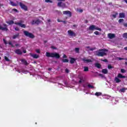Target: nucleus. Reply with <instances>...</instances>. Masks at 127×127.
<instances>
[{"label":"nucleus","mask_w":127,"mask_h":127,"mask_svg":"<svg viewBox=\"0 0 127 127\" xmlns=\"http://www.w3.org/2000/svg\"><path fill=\"white\" fill-rule=\"evenodd\" d=\"M46 56L47 58H55L56 59L60 58V54L57 53L46 52Z\"/></svg>","instance_id":"obj_1"},{"label":"nucleus","mask_w":127,"mask_h":127,"mask_svg":"<svg viewBox=\"0 0 127 127\" xmlns=\"http://www.w3.org/2000/svg\"><path fill=\"white\" fill-rule=\"evenodd\" d=\"M6 23L8 24L9 25H12L13 24L16 25H19L20 27L23 28H25L26 26L24 24H22V22L21 21H20L19 22H14V21L12 20H10L6 21Z\"/></svg>","instance_id":"obj_2"},{"label":"nucleus","mask_w":127,"mask_h":127,"mask_svg":"<svg viewBox=\"0 0 127 127\" xmlns=\"http://www.w3.org/2000/svg\"><path fill=\"white\" fill-rule=\"evenodd\" d=\"M107 51L108 50L105 49L99 50V51L96 52V56L103 57V56L107 55V54L105 52H107Z\"/></svg>","instance_id":"obj_3"},{"label":"nucleus","mask_w":127,"mask_h":127,"mask_svg":"<svg viewBox=\"0 0 127 127\" xmlns=\"http://www.w3.org/2000/svg\"><path fill=\"white\" fill-rule=\"evenodd\" d=\"M23 33H24V35L27 37H29L31 39H34L35 38V36H34V34H33L32 33H30L28 31H24Z\"/></svg>","instance_id":"obj_4"},{"label":"nucleus","mask_w":127,"mask_h":127,"mask_svg":"<svg viewBox=\"0 0 127 127\" xmlns=\"http://www.w3.org/2000/svg\"><path fill=\"white\" fill-rule=\"evenodd\" d=\"M89 30L94 31V30H98L101 31L102 29L98 26H96L95 25H92L89 27Z\"/></svg>","instance_id":"obj_5"},{"label":"nucleus","mask_w":127,"mask_h":127,"mask_svg":"<svg viewBox=\"0 0 127 127\" xmlns=\"http://www.w3.org/2000/svg\"><path fill=\"white\" fill-rule=\"evenodd\" d=\"M19 5H20V7H21V8L22 9L25 10V11H27V6L25 5V4H23V3L22 2H19Z\"/></svg>","instance_id":"obj_6"},{"label":"nucleus","mask_w":127,"mask_h":127,"mask_svg":"<svg viewBox=\"0 0 127 127\" xmlns=\"http://www.w3.org/2000/svg\"><path fill=\"white\" fill-rule=\"evenodd\" d=\"M67 33H68V36L69 37H75L76 36V34L74 32H73V31H71V30H68L67 31Z\"/></svg>","instance_id":"obj_7"},{"label":"nucleus","mask_w":127,"mask_h":127,"mask_svg":"<svg viewBox=\"0 0 127 127\" xmlns=\"http://www.w3.org/2000/svg\"><path fill=\"white\" fill-rule=\"evenodd\" d=\"M63 13L64 15H67L68 17H69V18L71 17V15H72L71 11H70L69 10L63 11Z\"/></svg>","instance_id":"obj_8"},{"label":"nucleus","mask_w":127,"mask_h":127,"mask_svg":"<svg viewBox=\"0 0 127 127\" xmlns=\"http://www.w3.org/2000/svg\"><path fill=\"white\" fill-rule=\"evenodd\" d=\"M57 6L65 8L66 7V4L65 3H63L62 1H60L57 3Z\"/></svg>","instance_id":"obj_9"},{"label":"nucleus","mask_w":127,"mask_h":127,"mask_svg":"<svg viewBox=\"0 0 127 127\" xmlns=\"http://www.w3.org/2000/svg\"><path fill=\"white\" fill-rule=\"evenodd\" d=\"M41 23L40 20L38 19L37 20H32V21L31 22V25H39V24Z\"/></svg>","instance_id":"obj_10"},{"label":"nucleus","mask_w":127,"mask_h":127,"mask_svg":"<svg viewBox=\"0 0 127 127\" xmlns=\"http://www.w3.org/2000/svg\"><path fill=\"white\" fill-rule=\"evenodd\" d=\"M81 60H82L84 63H90L92 62L91 59H86V58H83Z\"/></svg>","instance_id":"obj_11"},{"label":"nucleus","mask_w":127,"mask_h":127,"mask_svg":"<svg viewBox=\"0 0 127 127\" xmlns=\"http://www.w3.org/2000/svg\"><path fill=\"white\" fill-rule=\"evenodd\" d=\"M29 55H30V56L33 58H34V59H38V58H39V55L37 54H34L30 53L29 54Z\"/></svg>","instance_id":"obj_12"},{"label":"nucleus","mask_w":127,"mask_h":127,"mask_svg":"<svg viewBox=\"0 0 127 127\" xmlns=\"http://www.w3.org/2000/svg\"><path fill=\"white\" fill-rule=\"evenodd\" d=\"M108 36V38L110 39H112L113 38H114L116 36L114 34H112V33H109Z\"/></svg>","instance_id":"obj_13"},{"label":"nucleus","mask_w":127,"mask_h":127,"mask_svg":"<svg viewBox=\"0 0 127 127\" xmlns=\"http://www.w3.org/2000/svg\"><path fill=\"white\" fill-rule=\"evenodd\" d=\"M15 52L18 55H22V52L20 49L16 50Z\"/></svg>","instance_id":"obj_14"},{"label":"nucleus","mask_w":127,"mask_h":127,"mask_svg":"<svg viewBox=\"0 0 127 127\" xmlns=\"http://www.w3.org/2000/svg\"><path fill=\"white\" fill-rule=\"evenodd\" d=\"M76 60L74 58H70L69 63L70 64H74Z\"/></svg>","instance_id":"obj_15"},{"label":"nucleus","mask_w":127,"mask_h":127,"mask_svg":"<svg viewBox=\"0 0 127 127\" xmlns=\"http://www.w3.org/2000/svg\"><path fill=\"white\" fill-rule=\"evenodd\" d=\"M18 37H19V33H16V34L12 36V39L15 40L16 38H18Z\"/></svg>","instance_id":"obj_16"},{"label":"nucleus","mask_w":127,"mask_h":127,"mask_svg":"<svg viewBox=\"0 0 127 127\" xmlns=\"http://www.w3.org/2000/svg\"><path fill=\"white\" fill-rule=\"evenodd\" d=\"M117 77L118 78H125L126 76L125 75H123L121 73H118V77Z\"/></svg>","instance_id":"obj_17"},{"label":"nucleus","mask_w":127,"mask_h":127,"mask_svg":"<svg viewBox=\"0 0 127 127\" xmlns=\"http://www.w3.org/2000/svg\"><path fill=\"white\" fill-rule=\"evenodd\" d=\"M10 4L12 6H17V5H19L18 4H16V3H14L12 1H10Z\"/></svg>","instance_id":"obj_18"},{"label":"nucleus","mask_w":127,"mask_h":127,"mask_svg":"<svg viewBox=\"0 0 127 127\" xmlns=\"http://www.w3.org/2000/svg\"><path fill=\"white\" fill-rule=\"evenodd\" d=\"M114 81H115V82H116V83H118L121 82V80H120L119 78H118V77H115Z\"/></svg>","instance_id":"obj_19"},{"label":"nucleus","mask_w":127,"mask_h":127,"mask_svg":"<svg viewBox=\"0 0 127 127\" xmlns=\"http://www.w3.org/2000/svg\"><path fill=\"white\" fill-rule=\"evenodd\" d=\"M94 66H95V67H97L98 68H101V64L99 63H96L94 64Z\"/></svg>","instance_id":"obj_20"},{"label":"nucleus","mask_w":127,"mask_h":127,"mask_svg":"<svg viewBox=\"0 0 127 127\" xmlns=\"http://www.w3.org/2000/svg\"><path fill=\"white\" fill-rule=\"evenodd\" d=\"M102 73L103 74H107L108 73V70L107 69H103L101 71Z\"/></svg>","instance_id":"obj_21"},{"label":"nucleus","mask_w":127,"mask_h":127,"mask_svg":"<svg viewBox=\"0 0 127 127\" xmlns=\"http://www.w3.org/2000/svg\"><path fill=\"white\" fill-rule=\"evenodd\" d=\"M21 62H22V63H23L24 64H25V65H27L28 64L27 61H25V59H21Z\"/></svg>","instance_id":"obj_22"},{"label":"nucleus","mask_w":127,"mask_h":127,"mask_svg":"<svg viewBox=\"0 0 127 127\" xmlns=\"http://www.w3.org/2000/svg\"><path fill=\"white\" fill-rule=\"evenodd\" d=\"M120 18H125V13H120L119 14Z\"/></svg>","instance_id":"obj_23"},{"label":"nucleus","mask_w":127,"mask_h":127,"mask_svg":"<svg viewBox=\"0 0 127 127\" xmlns=\"http://www.w3.org/2000/svg\"><path fill=\"white\" fill-rule=\"evenodd\" d=\"M95 95L96 96H100L102 95V93L100 92H96V93L95 94Z\"/></svg>","instance_id":"obj_24"},{"label":"nucleus","mask_w":127,"mask_h":127,"mask_svg":"<svg viewBox=\"0 0 127 127\" xmlns=\"http://www.w3.org/2000/svg\"><path fill=\"white\" fill-rule=\"evenodd\" d=\"M62 62L63 63H67L69 62V60L68 59H63L62 60Z\"/></svg>","instance_id":"obj_25"},{"label":"nucleus","mask_w":127,"mask_h":127,"mask_svg":"<svg viewBox=\"0 0 127 127\" xmlns=\"http://www.w3.org/2000/svg\"><path fill=\"white\" fill-rule=\"evenodd\" d=\"M79 51H80V48H76L75 49V51L76 53H79Z\"/></svg>","instance_id":"obj_26"},{"label":"nucleus","mask_w":127,"mask_h":127,"mask_svg":"<svg viewBox=\"0 0 127 127\" xmlns=\"http://www.w3.org/2000/svg\"><path fill=\"white\" fill-rule=\"evenodd\" d=\"M107 68H108L109 69H111L112 68H114V66H112L111 64H108Z\"/></svg>","instance_id":"obj_27"},{"label":"nucleus","mask_w":127,"mask_h":127,"mask_svg":"<svg viewBox=\"0 0 127 127\" xmlns=\"http://www.w3.org/2000/svg\"><path fill=\"white\" fill-rule=\"evenodd\" d=\"M125 91H126L125 88H123L120 89L121 92H122V93H125Z\"/></svg>","instance_id":"obj_28"},{"label":"nucleus","mask_w":127,"mask_h":127,"mask_svg":"<svg viewBox=\"0 0 127 127\" xmlns=\"http://www.w3.org/2000/svg\"><path fill=\"white\" fill-rule=\"evenodd\" d=\"M118 15V12H115V14H113L112 16L113 18H116V16Z\"/></svg>","instance_id":"obj_29"},{"label":"nucleus","mask_w":127,"mask_h":127,"mask_svg":"<svg viewBox=\"0 0 127 127\" xmlns=\"http://www.w3.org/2000/svg\"><path fill=\"white\" fill-rule=\"evenodd\" d=\"M88 88H91V89H94V88H95V87H94L93 86L90 85V84H89L88 85Z\"/></svg>","instance_id":"obj_30"},{"label":"nucleus","mask_w":127,"mask_h":127,"mask_svg":"<svg viewBox=\"0 0 127 127\" xmlns=\"http://www.w3.org/2000/svg\"><path fill=\"white\" fill-rule=\"evenodd\" d=\"M88 71V67L85 66L84 67V70H83V71L87 72Z\"/></svg>","instance_id":"obj_31"},{"label":"nucleus","mask_w":127,"mask_h":127,"mask_svg":"<svg viewBox=\"0 0 127 127\" xmlns=\"http://www.w3.org/2000/svg\"><path fill=\"white\" fill-rule=\"evenodd\" d=\"M4 60L6 62H10V60L7 57H4Z\"/></svg>","instance_id":"obj_32"},{"label":"nucleus","mask_w":127,"mask_h":127,"mask_svg":"<svg viewBox=\"0 0 127 127\" xmlns=\"http://www.w3.org/2000/svg\"><path fill=\"white\" fill-rule=\"evenodd\" d=\"M46 3H53V1L51 0H45Z\"/></svg>","instance_id":"obj_33"},{"label":"nucleus","mask_w":127,"mask_h":127,"mask_svg":"<svg viewBox=\"0 0 127 127\" xmlns=\"http://www.w3.org/2000/svg\"><path fill=\"white\" fill-rule=\"evenodd\" d=\"M8 45H10L11 47H12V48H14V47H15L14 46H13V45H12L11 42H8Z\"/></svg>","instance_id":"obj_34"},{"label":"nucleus","mask_w":127,"mask_h":127,"mask_svg":"<svg viewBox=\"0 0 127 127\" xmlns=\"http://www.w3.org/2000/svg\"><path fill=\"white\" fill-rule=\"evenodd\" d=\"M121 72H122V73H125L126 72V70L122 68L121 69Z\"/></svg>","instance_id":"obj_35"},{"label":"nucleus","mask_w":127,"mask_h":127,"mask_svg":"<svg viewBox=\"0 0 127 127\" xmlns=\"http://www.w3.org/2000/svg\"><path fill=\"white\" fill-rule=\"evenodd\" d=\"M123 37L124 38L127 39V33H124Z\"/></svg>","instance_id":"obj_36"},{"label":"nucleus","mask_w":127,"mask_h":127,"mask_svg":"<svg viewBox=\"0 0 127 127\" xmlns=\"http://www.w3.org/2000/svg\"><path fill=\"white\" fill-rule=\"evenodd\" d=\"M124 21V20L123 19H120V20H119L118 22L119 23H122L123 22V21Z\"/></svg>","instance_id":"obj_37"},{"label":"nucleus","mask_w":127,"mask_h":127,"mask_svg":"<svg viewBox=\"0 0 127 127\" xmlns=\"http://www.w3.org/2000/svg\"><path fill=\"white\" fill-rule=\"evenodd\" d=\"M14 30L16 31H19V28L18 27H16L15 28H14Z\"/></svg>","instance_id":"obj_38"},{"label":"nucleus","mask_w":127,"mask_h":127,"mask_svg":"<svg viewBox=\"0 0 127 127\" xmlns=\"http://www.w3.org/2000/svg\"><path fill=\"white\" fill-rule=\"evenodd\" d=\"M94 34H95L96 35H99V32L98 31H95L94 32Z\"/></svg>","instance_id":"obj_39"},{"label":"nucleus","mask_w":127,"mask_h":127,"mask_svg":"<svg viewBox=\"0 0 127 127\" xmlns=\"http://www.w3.org/2000/svg\"><path fill=\"white\" fill-rule=\"evenodd\" d=\"M36 52L38 54H40V49H37L36 50Z\"/></svg>","instance_id":"obj_40"},{"label":"nucleus","mask_w":127,"mask_h":127,"mask_svg":"<svg viewBox=\"0 0 127 127\" xmlns=\"http://www.w3.org/2000/svg\"><path fill=\"white\" fill-rule=\"evenodd\" d=\"M101 61L105 63H107L108 62L107 59L101 60Z\"/></svg>","instance_id":"obj_41"},{"label":"nucleus","mask_w":127,"mask_h":127,"mask_svg":"<svg viewBox=\"0 0 127 127\" xmlns=\"http://www.w3.org/2000/svg\"><path fill=\"white\" fill-rule=\"evenodd\" d=\"M3 41H4V43L5 45L7 44V42H6V41L5 40H4V39H3Z\"/></svg>","instance_id":"obj_42"},{"label":"nucleus","mask_w":127,"mask_h":127,"mask_svg":"<svg viewBox=\"0 0 127 127\" xmlns=\"http://www.w3.org/2000/svg\"><path fill=\"white\" fill-rule=\"evenodd\" d=\"M15 46L16 47H21V46L20 44H15Z\"/></svg>","instance_id":"obj_43"},{"label":"nucleus","mask_w":127,"mask_h":127,"mask_svg":"<svg viewBox=\"0 0 127 127\" xmlns=\"http://www.w3.org/2000/svg\"><path fill=\"white\" fill-rule=\"evenodd\" d=\"M57 21H58V22H62L63 21L62 20H61V19H57Z\"/></svg>","instance_id":"obj_44"},{"label":"nucleus","mask_w":127,"mask_h":127,"mask_svg":"<svg viewBox=\"0 0 127 127\" xmlns=\"http://www.w3.org/2000/svg\"><path fill=\"white\" fill-rule=\"evenodd\" d=\"M51 48H52V49H53V50H56L57 49L56 47H55L54 46H52Z\"/></svg>","instance_id":"obj_45"},{"label":"nucleus","mask_w":127,"mask_h":127,"mask_svg":"<svg viewBox=\"0 0 127 127\" xmlns=\"http://www.w3.org/2000/svg\"><path fill=\"white\" fill-rule=\"evenodd\" d=\"M95 50V48H90V51H94V50Z\"/></svg>","instance_id":"obj_46"},{"label":"nucleus","mask_w":127,"mask_h":127,"mask_svg":"<svg viewBox=\"0 0 127 127\" xmlns=\"http://www.w3.org/2000/svg\"><path fill=\"white\" fill-rule=\"evenodd\" d=\"M119 60H125V59L123 58H119Z\"/></svg>","instance_id":"obj_47"},{"label":"nucleus","mask_w":127,"mask_h":127,"mask_svg":"<svg viewBox=\"0 0 127 127\" xmlns=\"http://www.w3.org/2000/svg\"><path fill=\"white\" fill-rule=\"evenodd\" d=\"M65 72H66V73H69V70H68L67 68H66V69H65Z\"/></svg>","instance_id":"obj_48"},{"label":"nucleus","mask_w":127,"mask_h":127,"mask_svg":"<svg viewBox=\"0 0 127 127\" xmlns=\"http://www.w3.org/2000/svg\"><path fill=\"white\" fill-rule=\"evenodd\" d=\"M99 75L101 76V77H103V74H99Z\"/></svg>","instance_id":"obj_49"},{"label":"nucleus","mask_w":127,"mask_h":127,"mask_svg":"<svg viewBox=\"0 0 127 127\" xmlns=\"http://www.w3.org/2000/svg\"><path fill=\"white\" fill-rule=\"evenodd\" d=\"M63 58H67V56H66L65 55H64V56L63 57Z\"/></svg>","instance_id":"obj_50"},{"label":"nucleus","mask_w":127,"mask_h":127,"mask_svg":"<svg viewBox=\"0 0 127 127\" xmlns=\"http://www.w3.org/2000/svg\"><path fill=\"white\" fill-rule=\"evenodd\" d=\"M3 26L6 27H7V25L6 24H3Z\"/></svg>","instance_id":"obj_51"},{"label":"nucleus","mask_w":127,"mask_h":127,"mask_svg":"<svg viewBox=\"0 0 127 127\" xmlns=\"http://www.w3.org/2000/svg\"><path fill=\"white\" fill-rule=\"evenodd\" d=\"M61 22L64 23V24H65L66 23V21H62V22Z\"/></svg>","instance_id":"obj_52"},{"label":"nucleus","mask_w":127,"mask_h":127,"mask_svg":"<svg viewBox=\"0 0 127 127\" xmlns=\"http://www.w3.org/2000/svg\"><path fill=\"white\" fill-rule=\"evenodd\" d=\"M124 26L126 27H127V23L124 24Z\"/></svg>","instance_id":"obj_53"},{"label":"nucleus","mask_w":127,"mask_h":127,"mask_svg":"<svg viewBox=\"0 0 127 127\" xmlns=\"http://www.w3.org/2000/svg\"><path fill=\"white\" fill-rule=\"evenodd\" d=\"M57 12H58L59 14L62 13V12H61L60 11H59V10H57Z\"/></svg>","instance_id":"obj_54"},{"label":"nucleus","mask_w":127,"mask_h":127,"mask_svg":"<svg viewBox=\"0 0 127 127\" xmlns=\"http://www.w3.org/2000/svg\"><path fill=\"white\" fill-rule=\"evenodd\" d=\"M13 10L15 11V12H17V9H13Z\"/></svg>","instance_id":"obj_55"},{"label":"nucleus","mask_w":127,"mask_h":127,"mask_svg":"<svg viewBox=\"0 0 127 127\" xmlns=\"http://www.w3.org/2000/svg\"><path fill=\"white\" fill-rule=\"evenodd\" d=\"M23 53L24 54H25V53H27V52H26V50H24V51H23Z\"/></svg>","instance_id":"obj_56"},{"label":"nucleus","mask_w":127,"mask_h":127,"mask_svg":"<svg viewBox=\"0 0 127 127\" xmlns=\"http://www.w3.org/2000/svg\"><path fill=\"white\" fill-rule=\"evenodd\" d=\"M57 1H65V0H57Z\"/></svg>","instance_id":"obj_57"},{"label":"nucleus","mask_w":127,"mask_h":127,"mask_svg":"<svg viewBox=\"0 0 127 127\" xmlns=\"http://www.w3.org/2000/svg\"><path fill=\"white\" fill-rule=\"evenodd\" d=\"M124 50L127 51V47H125V48H124Z\"/></svg>","instance_id":"obj_58"},{"label":"nucleus","mask_w":127,"mask_h":127,"mask_svg":"<svg viewBox=\"0 0 127 127\" xmlns=\"http://www.w3.org/2000/svg\"><path fill=\"white\" fill-rule=\"evenodd\" d=\"M79 83H82V80H81V79H80V80L79 81Z\"/></svg>","instance_id":"obj_59"},{"label":"nucleus","mask_w":127,"mask_h":127,"mask_svg":"<svg viewBox=\"0 0 127 127\" xmlns=\"http://www.w3.org/2000/svg\"><path fill=\"white\" fill-rule=\"evenodd\" d=\"M124 1H125V2L126 3V4H127V0H124Z\"/></svg>","instance_id":"obj_60"},{"label":"nucleus","mask_w":127,"mask_h":127,"mask_svg":"<svg viewBox=\"0 0 127 127\" xmlns=\"http://www.w3.org/2000/svg\"><path fill=\"white\" fill-rule=\"evenodd\" d=\"M48 22H51V20L50 19L48 20Z\"/></svg>","instance_id":"obj_61"},{"label":"nucleus","mask_w":127,"mask_h":127,"mask_svg":"<svg viewBox=\"0 0 127 127\" xmlns=\"http://www.w3.org/2000/svg\"><path fill=\"white\" fill-rule=\"evenodd\" d=\"M67 19V17H64V19Z\"/></svg>","instance_id":"obj_62"},{"label":"nucleus","mask_w":127,"mask_h":127,"mask_svg":"<svg viewBox=\"0 0 127 127\" xmlns=\"http://www.w3.org/2000/svg\"><path fill=\"white\" fill-rule=\"evenodd\" d=\"M83 12V10L81 9L80 10V12Z\"/></svg>","instance_id":"obj_63"},{"label":"nucleus","mask_w":127,"mask_h":127,"mask_svg":"<svg viewBox=\"0 0 127 127\" xmlns=\"http://www.w3.org/2000/svg\"><path fill=\"white\" fill-rule=\"evenodd\" d=\"M125 64H126V65H127V62H125Z\"/></svg>","instance_id":"obj_64"}]
</instances>
